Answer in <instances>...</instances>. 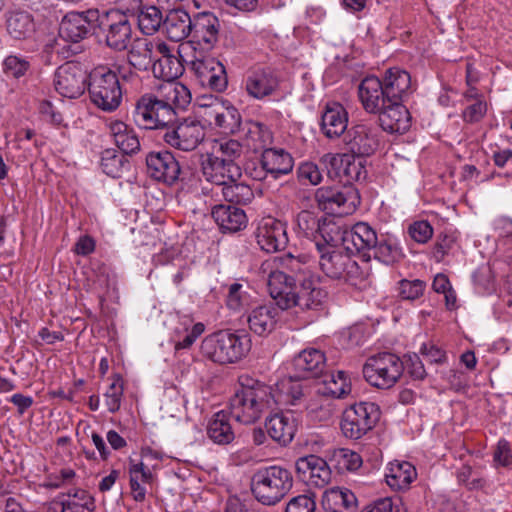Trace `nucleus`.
Listing matches in <instances>:
<instances>
[{"instance_id":"f257e3e1","label":"nucleus","mask_w":512,"mask_h":512,"mask_svg":"<svg viewBox=\"0 0 512 512\" xmlns=\"http://www.w3.org/2000/svg\"><path fill=\"white\" fill-rule=\"evenodd\" d=\"M277 391L248 374L238 377V387L229 401L231 416L242 424H252L278 404Z\"/></svg>"},{"instance_id":"f03ea898","label":"nucleus","mask_w":512,"mask_h":512,"mask_svg":"<svg viewBox=\"0 0 512 512\" xmlns=\"http://www.w3.org/2000/svg\"><path fill=\"white\" fill-rule=\"evenodd\" d=\"M295 279L279 269L272 270L268 276V291L282 310L299 307L301 310H316L324 302L327 293L320 287H314L311 280H303L297 290Z\"/></svg>"},{"instance_id":"7ed1b4c3","label":"nucleus","mask_w":512,"mask_h":512,"mask_svg":"<svg viewBox=\"0 0 512 512\" xmlns=\"http://www.w3.org/2000/svg\"><path fill=\"white\" fill-rule=\"evenodd\" d=\"M252 347L245 331L220 330L207 335L201 342V355L220 365L235 364L244 359Z\"/></svg>"},{"instance_id":"20e7f679","label":"nucleus","mask_w":512,"mask_h":512,"mask_svg":"<svg viewBox=\"0 0 512 512\" xmlns=\"http://www.w3.org/2000/svg\"><path fill=\"white\" fill-rule=\"evenodd\" d=\"M317 250L320 254L319 268L328 278L342 280L358 289H364L369 284V271L360 267L350 253L325 248L322 244H317Z\"/></svg>"},{"instance_id":"39448f33","label":"nucleus","mask_w":512,"mask_h":512,"mask_svg":"<svg viewBox=\"0 0 512 512\" xmlns=\"http://www.w3.org/2000/svg\"><path fill=\"white\" fill-rule=\"evenodd\" d=\"M292 487V472L280 465L260 467L251 478V492L254 498L267 506L279 503Z\"/></svg>"},{"instance_id":"423d86ee","label":"nucleus","mask_w":512,"mask_h":512,"mask_svg":"<svg viewBox=\"0 0 512 512\" xmlns=\"http://www.w3.org/2000/svg\"><path fill=\"white\" fill-rule=\"evenodd\" d=\"M88 92L91 102L105 112L115 111L122 102V86L113 68L97 65L89 73Z\"/></svg>"},{"instance_id":"0eeeda50","label":"nucleus","mask_w":512,"mask_h":512,"mask_svg":"<svg viewBox=\"0 0 512 512\" xmlns=\"http://www.w3.org/2000/svg\"><path fill=\"white\" fill-rule=\"evenodd\" d=\"M404 362L399 356L382 352L367 358L362 373L365 380L378 389H390L401 378Z\"/></svg>"},{"instance_id":"6e6552de","label":"nucleus","mask_w":512,"mask_h":512,"mask_svg":"<svg viewBox=\"0 0 512 512\" xmlns=\"http://www.w3.org/2000/svg\"><path fill=\"white\" fill-rule=\"evenodd\" d=\"M133 119L140 128L161 132L167 125L175 122L176 112L164 103L162 97L145 93L135 103Z\"/></svg>"},{"instance_id":"1a4fd4ad","label":"nucleus","mask_w":512,"mask_h":512,"mask_svg":"<svg viewBox=\"0 0 512 512\" xmlns=\"http://www.w3.org/2000/svg\"><path fill=\"white\" fill-rule=\"evenodd\" d=\"M379 418L377 404L367 401L354 403L344 410L340 428L346 438L357 440L372 430Z\"/></svg>"},{"instance_id":"9d476101","label":"nucleus","mask_w":512,"mask_h":512,"mask_svg":"<svg viewBox=\"0 0 512 512\" xmlns=\"http://www.w3.org/2000/svg\"><path fill=\"white\" fill-rule=\"evenodd\" d=\"M315 200L322 211L338 215L354 213L361 202L358 190L351 184L318 188Z\"/></svg>"},{"instance_id":"9b49d317","label":"nucleus","mask_w":512,"mask_h":512,"mask_svg":"<svg viewBox=\"0 0 512 512\" xmlns=\"http://www.w3.org/2000/svg\"><path fill=\"white\" fill-rule=\"evenodd\" d=\"M97 28L105 32L106 45L117 52L128 49L132 41V26L128 16L118 10H99Z\"/></svg>"},{"instance_id":"f8f14e48","label":"nucleus","mask_w":512,"mask_h":512,"mask_svg":"<svg viewBox=\"0 0 512 512\" xmlns=\"http://www.w3.org/2000/svg\"><path fill=\"white\" fill-rule=\"evenodd\" d=\"M159 137L170 147L190 152L194 151L205 139L206 130L200 121L187 118L182 122H173L159 132Z\"/></svg>"},{"instance_id":"ddd939ff","label":"nucleus","mask_w":512,"mask_h":512,"mask_svg":"<svg viewBox=\"0 0 512 512\" xmlns=\"http://www.w3.org/2000/svg\"><path fill=\"white\" fill-rule=\"evenodd\" d=\"M191 40L182 44L178 53L186 50L211 51L218 42L220 23L211 12H200L193 17Z\"/></svg>"},{"instance_id":"4468645a","label":"nucleus","mask_w":512,"mask_h":512,"mask_svg":"<svg viewBox=\"0 0 512 512\" xmlns=\"http://www.w3.org/2000/svg\"><path fill=\"white\" fill-rule=\"evenodd\" d=\"M205 52L194 51L189 60L190 68L202 86L222 92L228 85L225 67L214 57L205 55Z\"/></svg>"},{"instance_id":"2eb2a0df","label":"nucleus","mask_w":512,"mask_h":512,"mask_svg":"<svg viewBox=\"0 0 512 512\" xmlns=\"http://www.w3.org/2000/svg\"><path fill=\"white\" fill-rule=\"evenodd\" d=\"M320 162L327 170V174L331 179L339 178L348 184L352 181L365 179L367 175L361 158L351 153H327L321 157Z\"/></svg>"},{"instance_id":"dca6fc26","label":"nucleus","mask_w":512,"mask_h":512,"mask_svg":"<svg viewBox=\"0 0 512 512\" xmlns=\"http://www.w3.org/2000/svg\"><path fill=\"white\" fill-rule=\"evenodd\" d=\"M346 150L358 158L373 155L380 144L379 131L371 123L353 124L343 135Z\"/></svg>"},{"instance_id":"f3484780","label":"nucleus","mask_w":512,"mask_h":512,"mask_svg":"<svg viewBox=\"0 0 512 512\" xmlns=\"http://www.w3.org/2000/svg\"><path fill=\"white\" fill-rule=\"evenodd\" d=\"M89 74L79 63L66 62L59 66L54 74L56 91L67 98H78L86 89Z\"/></svg>"},{"instance_id":"a211bd4d","label":"nucleus","mask_w":512,"mask_h":512,"mask_svg":"<svg viewBox=\"0 0 512 512\" xmlns=\"http://www.w3.org/2000/svg\"><path fill=\"white\" fill-rule=\"evenodd\" d=\"M99 9L70 12L64 16L59 27V37L64 41L77 43L85 39L92 28H97Z\"/></svg>"},{"instance_id":"6ab92c4d","label":"nucleus","mask_w":512,"mask_h":512,"mask_svg":"<svg viewBox=\"0 0 512 512\" xmlns=\"http://www.w3.org/2000/svg\"><path fill=\"white\" fill-rule=\"evenodd\" d=\"M341 241L346 252L360 254L363 260L369 262L373 247L378 243V236L368 223L358 222L342 233Z\"/></svg>"},{"instance_id":"aec40b11","label":"nucleus","mask_w":512,"mask_h":512,"mask_svg":"<svg viewBox=\"0 0 512 512\" xmlns=\"http://www.w3.org/2000/svg\"><path fill=\"white\" fill-rule=\"evenodd\" d=\"M255 237L261 250L267 253L284 250L288 244L286 225L273 217H265L259 222Z\"/></svg>"},{"instance_id":"412c9836","label":"nucleus","mask_w":512,"mask_h":512,"mask_svg":"<svg viewBox=\"0 0 512 512\" xmlns=\"http://www.w3.org/2000/svg\"><path fill=\"white\" fill-rule=\"evenodd\" d=\"M147 174L156 181L173 185L180 176V165L167 150L152 151L146 156Z\"/></svg>"},{"instance_id":"4be33fe9","label":"nucleus","mask_w":512,"mask_h":512,"mask_svg":"<svg viewBox=\"0 0 512 512\" xmlns=\"http://www.w3.org/2000/svg\"><path fill=\"white\" fill-rule=\"evenodd\" d=\"M295 469L300 480L311 487L323 488L331 480V470L327 462L317 455H307L297 459Z\"/></svg>"},{"instance_id":"5701e85b","label":"nucleus","mask_w":512,"mask_h":512,"mask_svg":"<svg viewBox=\"0 0 512 512\" xmlns=\"http://www.w3.org/2000/svg\"><path fill=\"white\" fill-rule=\"evenodd\" d=\"M201 171L208 182L220 188L228 181L239 180L242 177V170L237 163L227 162L214 153L208 154L202 161Z\"/></svg>"},{"instance_id":"b1692460","label":"nucleus","mask_w":512,"mask_h":512,"mask_svg":"<svg viewBox=\"0 0 512 512\" xmlns=\"http://www.w3.org/2000/svg\"><path fill=\"white\" fill-rule=\"evenodd\" d=\"M326 367V358L322 351L309 348L301 351L292 361L293 374L291 380L316 378L320 376Z\"/></svg>"},{"instance_id":"393cba45","label":"nucleus","mask_w":512,"mask_h":512,"mask_svg":"<svg viewBox=\"0 0 512 512\" xmlns=\"http://www.w3.org/2000/svg\"><path fill=\"white\" fill-rule=\"evenodd\" d=\"M358 97L363 109L367 113L375 115L391 102L390 99H387L381 79L376 76H367L360 82Z\"/></svg>"},{"instance_id":"a878e982","label":"nucleus","mask_w":512,"mask_h":512,"mask_svg":"<svg viewBox=\"0 0 512 512\" xmlns=\"http://www.w3.org/2000/svg\"><path fill=\"white\" fill-rule=\"evenodd\" d=\"M403 101L392 100L381 112H378L380 127L389 133L403 134L411 126V115Z\"/></svg>"},{"instance_id":"bb28decb","label":"nucleus","mask_w":512,"mask_h":512,"mask_svg":"<svg viewBox=\"0 0 512 512\" xmlns=\"http://www.w3.org/2000/svg\"><path fill=\"white\" fill-rule=\"evenodd\" d=\"M94 498L91 494L80 488L70 489L51 502L49 512H93Z\"/></svg>"},{"instance_id":"cd10ccee","label":"nucleus","mask_w":512,"mask_h":512,"mask_svg":"<svg viewBox=\"0 0 512 512\" xmlns=\"http://www.w3.org/2000/svg\"><path fill=\"white\" fill-rule=\"evenodd\" d=\"M278 85V78L270 68L252 70L245 78V91L250 97L257 100L272 95Z\"/></svg>"},{"instance_id":"c85d7f7f","label":"nucleus","mask_w":512,"mask_h":512,"mask_svg":"<svg viewBox=\"0 0 512 512\" xmlns=\"http://www.w3.org/2000/svg\"><path fill=\"white\" fill-rule=\"evenodd\" d=\"M348 119V112L342 104L327 103L321 115V131L327 138H338L348 130Z\"/></svg>"},{"instance_id":"c756f323","label":"nucleus","mask_w":512,"mask_h":512,"mask_svg":"<svg viewBox=\"0 0 512 512\" xmlns=\"http://www.w3.org/2000/svg\"><path fill=\"white\" fill-rule=\"evenodd\" d=\"M381 82L391 101H404L413 91L410 74L398 67L388 69Z\"/></svg>"},{"instance_id":"7c9ffc66","label":"nucleus","mask_w":512,"mask_h":512,"mask_svg":"<svg viewBox=\"0 0 512 512\" xmlns=\"http://www.w3.org/2000/svg\"><path fill=\"white\" fill-rule=\"evenodd\" d=\"M261 167L266 175L274 180L292 172L294 166L293 157L283 149H264L260 159Z\"/></svg>"},{"instance_id":"2f4dec72","label":"nucleus","mask_w":512,"mask_h":512,"mask_svg":"<svg viewBox=\"0 0 512 512\" xmlns=\"http://www.w3.org/2000/svg\"><path fill=\"white\" fill-rule=\"evenodd\" d=\"M211 216L222 232H237L247 225V216L244 210L225 204L214 205Z\"/></svg>"},{"instance_id":"473e14b6","label":"nucleus","mask_w":512,"mask_h":512,"mask_svg":"<svg viewBox=\"0 0 512 512\" xmlns=\"http://www.w3.org/2000/svg\"><path fill=\"white\" fill-rule=\"evenodd\" d=\"M192 21L185 10L172 9L166 14L163 29L170 40L179 42L190 36L193 29Z\"/></svg>"},{"instance_id":"72a5a7b5","label":"nucleus","mask_w":512,"mask_h":512,"mask_svg":"<svg viewBox=\"0 0 512 512\" xmlns=\"http://www.w3.org/2000/svg\"><path fill=\"white\" fill-rule=\"evenodd\" d=\"M109 132L115 145L123 155H133L140 151V141L134 129L120 120L109 124Z\"/></svg>"},{"instance_id":"f704fd0d","label":"nucleus","mask_w":512,"mask_h":512,"mask_svg":"<svg viewBox=\"0 0 512 512\" xmlns=\"http://www.w3.org/2000/svg\"><path fill=\"white\" fill-rule=\"evenodd\" d=\"M277 311L269 305H262L252 309L247 316L249 329L256 335L270 334L277 323Z\"/></svg>"},{"instance_id":"c9c22d12","label":"nucleus","mask_w":512,"mask_h":512,"mask_svg":"<svg viewBox=\"0 0 512 512\" xmlns=\"http://www.w3.org/2000/svg\"><path fill=\"white\" fill-rule=\"evenodd\" d=\"M127 53V62L138 71H146L154 61V43L148 38H136L131 41Z\"/></svg>"},{"instance_id":"e433bc0d","label":"nucleus","mask_w":512,"mask_h":512,"mask_svg":"<svg viewBox=\"0 0 512 512\" xmlns=\"http://www.w3.org/2000/svg\"><path fill=\"white\" fill-rule=\"evenodd\" d=\"M268 435L281 445L289 444L296 432L293 418L284 413H277L269 417L265 422Z\"/></svg>"},{"instance_id":"4c0bfd02","label":"nucleus","mask_w":512,"mask_h":512,"mask_svg":"<svg viewBox=\"0 0 512 512\" xmlns=\"http://www.w3.org/2000/svg\"><path fill=\"white\" fill-rule=\"evenodd\" d=\"M386 482L394 490H406L417 478L414 465L407 461H394L389 463L385 474Z\"/></svg>"},{"instance_id":"58836bf2","label":"nucleus","mask_w":512,"mask_h":512,"mask_svg":"<svg viewBox=\"0 0 512 512\" xmlns=\"http://www.w3.org/2000/svg\"><path fill=\"white\" fill-rule=\"evenodd\" d=\"M322 506L323 509L335 510L336 512H355L357 498L348 488L333 487L325 491Z\"/></svg>"},{"instance_id":"ea45409f","label":"nucleus","mask_w":512,"mask_h":512,"mask_svg":"<svg viewBox=\"0 0 512 512\" xmlns=\"http://www.w3.org/2000/svg\"><path fill=\"white\" fill-rule=\"evenodd\" d=\"M371 255L375 260L385 265H394L401 262L405 257L398 240L388 234L378 237V243L373 247Z\"/></svg>"},{"instance_id":"a19ab883","label":"nucleus","mask_w":512,"mask_h":512,"mask_svg":"<svg viewBox=\"0 0 512 512\" xmlns=\"http://www.w3.org/2000/svg\"><path fill=\"white\" fill-rule=\"evenodd\" d=\"M304 258L305 257L300 258L287 254L277 258L275 262H278L277 269L291 275L299 285H302L303 280H311L314 287H319V278L312 273L309 266L303 260Z\"/></svg>"},{"instance_id":"79ce46f5","label":"nucleus","mask_w":512,"mask_h":512,"mask_svg":"<svg viewBox=\"0 0 512 512\" xmlns=\"http://www.w3.org/2000/svg\"><path fill=\"white\" fill-rule=\"evenodd\" d=\"M208 438L215 444L228 445L235 439V432L225 411L214 414L206 428Z\"/></svg>"},{"instance_id":"37998d69","label":"nucleus","mask_w":512,"mask_h":512,"mask_svg":"<svg viewBox=\"0 0 512 512\" xmlns=\"http://www.w3.org/2000/svg\"><path fill=\"white\" fill-rule=\"evenodd\" d=\"M154 481V475L142 462L135 463L133 460L129 463V485L131 495L137 502H143L146 498L147 490L145 485Z\"/></svg>"},{"instance_id":"c03bdc74","label":"nucleus","mask_w":512,"mask_h":512,"mask_svg":"<svg viewBox=\"0 0 512 512\" xmlns=\"http://www.w3.org/2000/svg\"><path fill=\"white\" fill-rule=\"evenodd\" d=\"M6 29L16 40L27 39L34 32L33 18L26 11H12L6 19Z\"/></svg>"},{"instance_id":"a18cd8bd","label":"nucleus","mask_w":512,"mask_h":512,"mask_svg":"<svg viewBox=\"0 0 512 512\" xmlns=\"http://www.w3.org/2000/svg\"><path fill=\"white\" fill-rule=\"evenodd\" d=\"M162 99L172 110L185 109L191 102L189 89L180 82L168 81L161 85Z\"/></svg>"},{"instance_id":"49530a36","label":"nucleus","mask_w":512,"mask_h":512,"mask_svg":"<svg viewBox=\"0 0 512 512\" xmlns=\"http://www.w3.org/2000/svg\"><path fill=\"white\" fill-rule=\"evenodd\" d=\"M245 137L248 147L254 151L267 149L273 141L270 129L258 121H247L245 123Z\"/></svg>"},{"instance_id":"de8ad7c7","label":"nucleus","mask_w":512,"mask_h":512,"mask_svg":"<svg viewBox=\"0 0 512 512\" xmlns=\"http://www.w3.org/2000/svg\"><path fill=\"white\" fill-rule=\"evenodd\" d=\"M225 201L236 205H247L254 199L252 188L239 180L228 181L221 188Z\"/></svg>"},{"instance_id":"09e8293b","label":"nucleus","mask_w":512,"mask_h":512,"mask_svg":"<svg viewBox=\"0 0 512 512\" xmlns=\"http://www.w3.org/2000/svg\"><path fill=\"white\" fill-rule=\"evenodd\" d=\"M151 68L153 75L163 79L165 83L175 81L184 71V67L176 55L154 60Z\"/></svg>"},{"instance_id":"8fccbe9b","label":"nucleus","mask_w":512,"mask_h":512,"mask_svg":"<svg viewBox=\"0 0 512 512\" xmlns=\"http://www.w3.org/2000/svg\"><path fill=\"white\" fill-rule=\"evenodd\" d=\"M100 167L107 176L120 178L128 169L129 161L125 155L109 148L101 153Z\"/></svg>"},{"instance_id":"3c124183","label":"nucleus","mask_w":512,"mask_h":512,"mask_svg":"<svg viewBox=\"0 0 512 512\" xmlns=\"http://www.w3.org/2000/svg\"><path fill=\"white\" fill-rule=\"evenodd\" d=\"M139 29L146 35L156 32L163 26V16L160 9L154 5H141L137 12Z\"/></svg>"},{"instance_id":"603ef678","label":"nucleus","mask_w":512,"mask_h":512,"mask_svg":"<svg viewBox=\"0 0 512 512\" xmlns=\"http://www.w3.org/2000/svg\"><path fill=\"white\" fill-rule=\"evenodd\" d=\"M215 127H217L224 134H235L241 127V114L236 107L231 104L223 102L220 107V113L217 115Z\"/></svg>"},{"instance_id":"864d4df0","label":"nucleus","mask_w":512,"mask_h":512,"mask_svg":"<svg viewBox=\"0 0 512 512\" xmlns=\"http://www.w3.org/2000/svg\"><path fill=\"white\" fill-rule=\"evenodd\" d=\"M351 392V384L347 381L344 372L331 374L323 385L318 389V393L332 398H344Z\"/></svg>"},{"instance_id":"5fc2aeb1","label":"nucleus","mask_w":512,"mask_h":512,"mask_svg":"<svg viewBox=\"0 0 512 512\" xmlns=\"http://www.w3.org/2000/svg\"><path fill=\"white\" fill-rule=\"evenodd\" d=\"M320 221L321 219L311 211L303 210L299 212L295 219L297 234L313 241L317 230H319Z\"/></svg>"},{"instance_id":"6e6d98bb","label":"nucleus","mask_w":512,"mask_h":512,"mask_svg":"<svg viewBox=\"0 0 512 512\" xmlns=\"http://www.w3.org/2000/svg\"><path fill=\"white\" fill-rule=\"evenodd\" d=\"M111 68H113L117 74L119 82L122 86V91H127L128 89L137 91L140 88L142 79L137 73L138 70H136L130 63H115Z\"/></svg>"},{"instance_id":"4d7b16f0","label":"nucleus","mask_w":512,"mask_h":512,"mask_svg":"<svg viewBox=\"0 0 512 512\" xmlns=\"http://www.w3.org/2000/svg\"><path fill=\"white\" fill-rule=\"evenodd\" d=\"M341 236L342 234L335 222L322 219L313 242L316 247L317 244H322L325 248H332L341 239Z\"/></svg>"},{"instance_id":"13d9d810","label":"nucleus","mask_w":512,"mask_h":512,"mask_svg":"<svg viewBox=\"0 0 512 512\" xmlns=\"http://www.w3.org/2000/svg\"><path fill=\"white\" fill-rule=\"evenodd\" d=\"M332 460L339 471H356L362 465L361 456L347 448H339L333 452Z\"/></svg>"},{"instance_id":"bf43d9fd","label":"nucleus","mask_w":512,"mask_h":512,"mask_svg":"<svg viewBox=\"0 0 512 512\" xmlns=\"http://www.w3.org/2000/svg\"><path fill=\"white\" fill-rule=\"evenodd\" d=\"M124 392L123 380L120 375L113 377L112 383L104 393L105 405L110 413H115L120 409Z\"/></svg>"},{"instance_id":"052dcab7","label":"nucleus","mask_w":512,"mask_h":512,"mask_svg":"<svg viewBox=\"0 0 512 512\" xmlns=\"http://www.w3.org/2000/svg\"><path fill=\"white\" fill-rule=\"evenodd\" d=\"M213 149L214 154H220L219 157L231 163H236L235 160L240 158L243 152L241 143L235 139L217 141Z\"/></svg>"},{"instance_id":"680f3d73","label":"nucleus","mask_w":512,"mask_h":512,"mask_svg":"<svg viewBox=\"0 0 512 512\" xmlns=\"http://www.w3.org/2000/svg\"><path fill=\"white\" fill-rule=\"evenodd\" d=\"M434 230L427 220H417L407 227V234L418 244H426L433 236Z\"/></svg>"},{"instance_id":"e2e57ef3","label":"nucleus","mask_w":512,"mask_h":512,"mask_svg":"<svg viewBox=\"0 0 512 512\" xmlns=\"http://www.w3.org/2000/svg\"><path fill=\"white\" fill-rule=\"evenodd\" d=\"M249 295L247 291L243 290V285L240 283H233L229 286L228 294L226 297V305L229 309L238 311L244 306L248 305Z\"/></svg>"},{"instance_id":"0e129e2a","label":"nucleus","mask_w":512,"mask_h":512,"mask_svg":"<svg viewBox=\"0 0 512 512\" xmlns=\"http://www.w3.org/2000/svg\"><path fill=\"white\" fill-rule=\"evenodd\" d=\"M426 284L424 281L415 279H403L399 282V295L404 300H416L424 293Z\"/></svg>"},{"instance_id":"69168bd1","label":"nucleus","mask_w":512,"mask_h":512,"mask_svg":"<svg viewBox=\"0 0 512 512\" xmlns=\"http://www.w3.org/2000/svg\"><path fill=\"white\" fill-rule=\"evenodd\" d=\"M298 180L302 183L318 185L322 181V173L313 162L301 163L297 169Z\"/></svg>"},{"instance_id":"338daca9","label":"nucleus","mask_w":512,"mask_h":512,"mask_svg":"<svg viewBox=\"0 0 512 512\" xmlns=\"http://www.w3.org/2000/svg\"><path fill=\"white\" fill-rule=\"evenodd\" d=\"M29 68V62L24 58L9 55L3 62V71L7 76L19 78L23 76Z\"/></svg>"},{"instance_id":"774afa93","label":"nucleus","mask_w":512,"mask_h":512,"mask_svg":"<svg viewBox=\"0 0 512 512\" xmlns=\"http://www.w3.org/2000/svg\"><path fill=\"white\" fill-rule=\"evenodd\" d=\"M315 508L316 503L313 498L299 495L288 502L285 512H314Z\"/></svg>"}]
</instances>
